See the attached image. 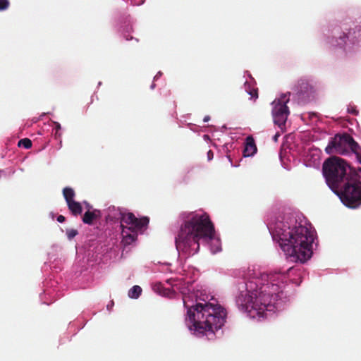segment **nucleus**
<instances>
[{"label": "nucleus", "mask_w": 361, "mask_h": 361, "mask_svg": "<svg viewBox=\"0 0 361 361\" xmlns=\"http://www.w3.org/2000/svg\"><path fill=\"white\" fill-rule=\"evenodd\" d=\"M66 235L68 238L71 240L78 235V231L75 229L67 230Z\"/></svg>", "instance_id": "nucleus-19"}, {"label": "nucleus", "mask_w": 361, "mask_h": 361, "mask_svg": "<svg viewBox=\"0 0 361 361\" xmlns=\"http://www.w3.org/2000/svg\"><path fill=\"white\" fill-rule=\"evenodd\" d=\"M153 290L162 295H169L171 290L169 288H165L162 283L160 282H156L152 286Z\"/></svg>", "instance_id": "nucleus-14"}, {"label": "nucleus", "mask_w": 361, "mask_h": 361, "mask_svg": "<svg viewBox=\"0 0 361 361\" xmlns=\"http://www.w3.org/2000/svg\"><path fill=\"white\" fill-rule=\"evenodd\" d=\"M101 217V212L98 209H94L93 211H87L83 216L82 221L85 224L92 225L94 220L98 219Z\"/></svg>", "instance_id": "nucleus-12"}, {"label": "nucleus", "mask_w": 361, "mask_h": 361, "mask_svg": "<svg viewBox=\"0 0 361 361\" xmlns=\"http://www.w3.org/2000/svg\"><path fill=\"white\" fill-rule=\"evenodd\" d=\"M68 207L69 210L71 212L72 214L74 216L79 215L82 212V208L80 202L76 201H71L69 203H67Z\"/></svg>", "instance_id": "nucleus-13"}, {"label": "nucleus", "mask_w": 361, "mask_h": 361, "mask_svg": "<svg viewBox=\"0 0 361 361\" xmlns=\"http://www.w3.org/2000/svg\"><path fill=\"white\" fill-rule=\"evenodd\" d=\"M279 134H276V135H274V141H277V139H278V137H279Z\"/></svg>", "instance_id": "nucleus-26"}, {"label": "nucleus", "mask_w": 361, "mask_h": 361, "mask_svg": "<svg viewBox=\"0 0 361 361\" xmlns=\"http://www.w3.org/2000/svg\"><path fill=\"white\" fill-rule=\"evenodd\" d=\"M207 160L211 161L214 158V152L212 150L209 149L207 153Z\"/></svg>", "instance_id": "nucleus-21"}, {"label": "nucleus", "mask_w": 361, "mask_h": 361, "mask_svg": "<svg viewBox=\"0 0 361 361\" xmlns=\"http://www.w3.org/2000/svg\"><path fill=\"white\" fill-rule=\"evenodd\" d=\"M257 152V147L252 137L248 136L245 140V145L243 150L245 157L254 155Z\"/></svg>", "instance_id": "nucleus-11"}, {"label": "nucleus", "mask_w": 361, "mask_h": 361, "mask_svg": "<svg viewBox=\"0 0 361 361\" xmlns=\"http://www.w3.org/2000/svg\"><path fill=\"white\" fill-rule=\"evenodd\" d=\"M228 159H229V160L231 161V158H230V156H229V155H228Z\"/></svg>", "instance_id": "nucleus-29"}, {"label": "nucleus", "mask_w": 361, "mask_h": 361, "mask_svg": "<svg viewBox=\"0 0 361 361\" xmlns=\"http://www.w3.org/2000/svg\"><path fill=\"white\" fill-rule=\"evenodd\" d=\"M122 243L125 245L133 243L137 238V231L147 227L149 219L144 216L137 218L133 213H123L120 211Z\"/></svg>", "instance_id": "nucleus-8"}, {"label": "nucleus", "mask_w": 361, "mask_h": 361, "mask_svg": "<svg viewBox=\"0 0 361 361\" xmlns=\"http://www.w3.org/2000/svg\"><path fill=\"white\" fill-rule=\"evenodd\" d=\"M187 298L188 296H183L184 306L188 309L185 322L190 330L209 337L224 326L226 312L223 307L209 302L189 305Z\"/></svg>", "instance_id": "nucleus-3"}, {"label": "nucleus", "mask_w": 361, "mask_h": 361, "mask_svg": "<svg viewBox=\"0 0 361 361\" xmlns=\"http://www.w3.org/2000/svg\"><path fill=\"white\" fill-rule=\"evenodd\" d=\"M290 93L281 95L272 102V116L276 125L281 128L285 125L290 111L286 104L289 102Z\"/></svg>", "instance_id": "nucleus-9"}, {"label": "nucleus", "mask_w": 361, "mask_h": 361, "mask_svg": "<svg viewBox=\"0 0 361 361\" xmlns=\"http://www.w3.org/2000/svg\"><path fill=\"white\" fill-rule=\"evenodd\" d=\"M183 222L175 239L176 249L187 256L195 255L200 249V239L211 240L215 234L214 226L205 212L182 214Z\"/></svg>", "instance_id": "nucleus-1"}, {"label": "nucleus", "mask_w": 361, "mask_h": 361, "mask_svg": "<svg viewBox=\"0 0 361 361\" xmlns=\"http://www.w3.org/2000/svg\"><path fill=\"white\" fill-rule=\"evenodd\" d=\"M351 178L334 190L341 202L348 207L356 208L361 204V181L357 172L351 175Z\"/></svg>", "instance_id": "nucleus-7"}, {"label": "nucleus", "mask_w": 361, "mask_h": 361, "mask_svg": "<svg viewBox=\"0 0 361 361\" xmlns=\"http://www.w3.org/2000/svg\"><path fill=\"white\" fill-rule=\"evenodd\" d=\"M295 90L300 96L309 98L314 94L316 89L307 80L301 78L298 81Z\"/></svg>", "instance_id": "nucleus-10"}, {"label": "nucleus", "mask_w": 361, "mask_h": 361, "mask_svg": "<svg viewBox=\"0 0 361 361\" xmlns=\"http://www.w3.org/2000/svg\"><path fill=\"white\" fill-rule=\"evenodd\" d=\"M18 145L25 149H30L32 147V141L28 138H23L18 141Z\"/></svg>", "instance_id": "nucleus-17"}, {"label": "nucleus", "mask_w": 361, "mask_h": 361, "mask_svg": "<svg viewBox=\"0 0 361 361\" xmlns=\"http://www.w3.org/2000/svg\"><path fill=\"white\" fill-rule=\"evenodd\" d=\"M325 152L329 154H338L341 155H345L351 152L356 156L357 161L361 164V147L348 133L336 134L329 141ZM358 171L361 172V168H359Z\"/></svg>", "instance_id": "nucleus-6"}, {"label": "nucleus", "mask_w": 361, "mask_h": 361, "mask_svg": "<svg viewBox=\"0 0 361 361\" xmlns=\"http://www.w3.org/2000/svg\"><path fill=\"white\" fill-rule=\"evenodd\" d=\"M291 269H292V268H289V269L287 270V271H290Z\"/></svg>", "instance_id": "nucleus-28"}, {"label": "nucleus", "mask_w": 361, "mask_h": 361, "mask_svg": "<svg viewBox=\"0 0 361 361\" xmlns=\"http://www.w3.org/2000/svg\"><path fill=\"white\" fill-rule=\"evenodd\" d=\"M56 129L58 130L59 129H61V126L59 123H56Z\"/></svg>", "instance_id": "nucleus-24"}, {"label": "nucleus", "mask_w": 361, "mask_h": 361, "mask_svg": "<svg viewBox=\"0 0 361 361\" xmlns=\"http://www.w3.org/2000/svg\"><path fill=\"white\" fill-rule=\"evenodd\" d=\"M8 6V1L7 0H0V10H4Z\"/></svg>", "instance_id": "nucleus-20"}, {"label": "nucleus", "mask_w": 361, "mask_h": 361, "mask_svg": "<svg viewBox=\"0 0 361 361\" xmlns=\"http://www.w3.org/2000/svg\"><path fill=\"white\" fill-rule=\"evenodd\" d=\"M272 235L291 261L304 263L312 257L314 235L307 227L301 224L291 227L279 222Z\"/></svg>", "instance_id": "nucleus-2"}, {"label": "nucleus", "mask_w": 361, "mask_h": 361, "mask_svg": "<svg viewBox=\"0 0 361 361\" xmlns=\"http://www.w3.org/2000/svg\"><path fill=\"white\" fill-rule=\"evenodd\" d=\"M353 114H357V111L356 110H354V109H352V111H351Z\"/></svg>", "instance_id": "nucleus-27"}, {"label": "nucleus", "mask_w": 361, "mask_h": 361, "mask_svg": "<svg viewBox=\"0 0 361 361\" xmlns=\"http://www.w3.org/2000/svg\"><path fill=\"white\" fill-rule=\"evenodd\" d=\"M245 85L249 87V90L246 88V91L250 95V97L256 99L258 97V90L257 88L251 89L250 85L247 84V82L245 83Z\"/></svg>", "instance_id": "nucleus-18"}, {"label": "nucleus", "mask_w": 361, "mask_h": 361, "mask_svg": "<svg viewBox=\"0 0 361 361\" xmlns=\"http://www.w3.org/2000/svg\"><path fill=\"white\" fill-rule=\"evenodd\" d=\"M113 305H114V302H113V301H111V305H107V309H108V310H109V309H110V307H111Z\"/></svg>", "instance_id": "nucleus-25"}, {"label": "nucleus", "mask_w": 361, "mask_h": 361, "mask_svg": "<svg viewBox=\"0 0 361 361\" xmlns=\"http://www.w3.org/2000/svg\"><path fill=\"white\" fill-rule=\"evenodd\" d=\"M142 293V288L139 286H133L128 291V296L130 298L137 299L140 297Z\"/></svg>", "instance_id": "nucleus-16"}, {"label": "nucleus", "mask_w": 361, "mask_h": 361, "mask_svg": "<svg viewBox=\"0 0 361 361\" xmlns=\"http://www.w3.org/2000/svg\"><path fill=\"white\" fill-rule=\"evenodd\" d=\"M210 119V117L209 116H204V118H203V121L205 123V122H207L209 121Z\"/></svg>", "instance_id": "nucleus-23"}, {"label": "nucleus", "mask_w": 361, "mask_h": 361, "mask_svg": "<svg viewBox=\"0 0 361 361\" xmlns=\"http://www.w3.org/2000/svg\"><path fill=\"white\" fill-rule=\"evenodd\" d=\"M65 220H66V218H65V216H63V215H59V216H58V217H57V221H58L59 222H60V223H63V222H64V221H65Z\"/></svg>", "instance_id": "nucleus-22"}, {"label": "nucleus", "mask_w": 361, "mask_h": 361, "mask_svg": "<svg viewBox=\"0 0 361 361\" xmlns=\"http://www.w3.org/2000/svg\"><path fill=\"white\" fill-rule=\"evenodd\" d=\"M63 195L66 201V203H69L71 201H74L75 192L71 188H64L63 190Z\"/></svg>", "instance_id": "nucleus-15"}, {"label": "nucleus", "mask_w": 361, "mask_h": 361, "mask_svg": "<svg viewBox=\"0 0 361 361\" xmlns=\"http://www.w3.org/2000/svg\"><path fill=\"white\" fill-rule=\"evenodd\" d=\"M322 170L326 183L333 191L349 180L354 172H357L344 159L337 157L327 159Z\"/></svg>", "instance_id": "nucleus-5"}, {"label": "nucleus", "mask_w": 361, "mask_h": 361, "mask_svg": "<svg viewBox=\"0 0 361 361\" xmlns=\"http://www.w3.org/2000/svg\"><path fill=\"white\" fill-rule=\"evenodd\" d=\"M267 283L260 287V290L252 292L251 294H243L238 297L237 302L246 310H256L260 313L264 310L271 311L272 306L279 298L282 293L287 276L285 272L272 271L267 274Z\"/></svg>", "instance_id": "nucleus-4"}]
</instances>
